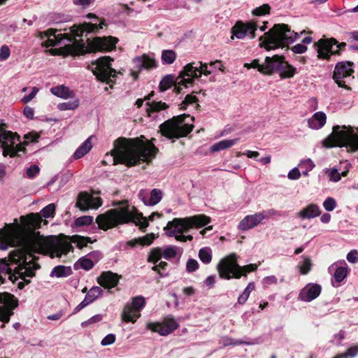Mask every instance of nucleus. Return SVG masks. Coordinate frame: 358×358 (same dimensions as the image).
<instances>
[{
    "mask_svg": "<svg viewBox=\"0 0 358 358\" xmlns=\"http://www.w3.org/2000/svg\"><path fill=\"white\" fill-rule=\"evenodd\" d=\"M55 212V205L50 203L44 207L40 213L21 216L20 223H17V220L15 219L13 223L6 224L0 229V250H6L8 247H18L34 255H49L51 258H54L61 257L62 255H66L71 251V243H76L79 248L92 243L90 238L78 235L71 236L70 241H68L55 236L45 237L36 231L37 228L41 227L42 217H52Z\"/></svg>",
    "mask_w": 358,
    "mask_h": 358,
    "instance_id": "obj_1",
    "label": "nucleus"
},
{
    "mask_svg": "<svg viewBox=\"0 0 358 358\" xmlns=\"http://www.w3.org/2000/svg\"><path fill=\"white\" fill-rule=\"evenodd\" d=\"M35 256L32 252L26 251L19 248L12 252L8 259H0V285L6 281V277L13 282L17 283V288L22 289L25 285L30 282L27 278H32L35 275V271L40 266L34 262Z\"/></svg>",
    "mask_w": 358,
    "mask_h": 358,
    "instance_id": "obj_2",
    "label": "nucleus"
},
{
    "mask_svg": "<svg viewBox=\"0 0 358 358\" xmlns=\"http://www.w3.org/2000/svg\"><path fill=\"white\" fill-rule=\"evenodd\" d=\"M158 149L150 141L120 138L114 142L111 157L114 164H124L129 166L142 162H150L155 157Z\"/></svg>",
    "mask_w": 358,
    "mask_h": 358,
    "instance_id": "obj_3",
    "label": "nucleus"
},
{
    "mask_svg": "<svg viewBox=\"0 0 358 358\" xmlns=\"http://www.w3.org/2000/svg\"><path fill=\"white\" fill-rule=\"evenodd\" d=\"M96 221L99 227L103 230L129 222L134 223L141 229H145L148 226L147 219L127 201H122L117 208L99 215Z\"/></svg>",
    "mask_w": 358,
    "mask_h": 358,
    "instance_id": "obj_4",
    "label": "nucleus"
},
{
    "mask_svg": "<svg viewBox=\"0 0 358 358\" xmlns=\"http://www.w3.org/2000/svg\"><path fill=\"white\" fill-rule=\"evenodd\" d=\"M210 217L204 215H198L185 218H174L169 221L164 227L166 234L169 237H175L176 241L186 242L192 241L193 237L191 235L185 236V231L193 227H201L210 222Z\"/></svg>",
    "mask_w": 358,
    "mask_h": 358,
    "instance_id": "obj_5",
    "label": "nucleus"
},
{
    "mask_svg": "<svg viewBox=\"0 0 358 358\" xmlns=\"http://www.w3.org/2000/svg\"><path fill=\"white\" fill-rule=\"evenodd\" d=\"M299 38V34L292 31L285 24H275L268 32L259 38V45L266 50L284 48Z\"/></svg>",
    "mask_w": 358,
    "mask_h": 358,
    "instance_id": "obj_6",
    "label": "nucleus"
},
{
    "mask_svg": "<svg viewBox=\"0 0 358 358\" xmlns=\"http://www.w3.org/2000/svg\"><path fill=\"white\" fill-rule=\"evenodd\" d=\"M325 148L346 147L352 151L358 150V135L351 127H334L333 132L322 141Z\"/></svg>",
    "mask_w": 358,
    "mask_h": 358,
    "instance_id": "obj_7",
    "label": "nucleus"
},
{
    "mask_svg": "<svg viewBox=\"0 0 358 358\" xmlns=\"http://www.w3.org/2000/svg\"><path fill=\"white\" fill-rule=\"evenodd\" d=\"M257 268V266L255 264L241 266L234 253L222 259L217 266L219 276L226 280L239 279L242 275L246 276L248 273L255 271Z\"/></svg>",
    "mask_w": 358,
    "mask_h": 358,
    "instance_id": "obj_8",
    "label": "nucleus"
},
{
    "mask_svg": "<svg viewBox=\"0 0 358 358\" xmlns=\"http://www.w3.org/2000/svg\"><path fill=\"white\" fill-rule=\"evenodd\" d=\"M187 117H189L192 122L194 120V117L183 114L165 121L159 127L162 135L169 139L186 136L194 128L192 124L185 121Z\"/></svg>",
    "mask_w": 358,
    "mask_h": 358,
    "instance_id": "obj_9",
    "label": "nucleus"
},
{
    "mask_svg": "<svg viewBox=\"0 0 358 358\" xmlns=\"http://www.w3.org/2000/svg\"><path fill=\"white\" fill-rule=\"evenodd\" d=\"M0 147L3 157H15L19 152H24L20 137L17 133L7 130L6 124L0 120Z\"/></svg>",
    "mask_w": 358,
    "mask_h": 358,
    "instance_id": "obj_10",
    "label": "nucleus"
},
{
    "mask_svg": "<svg viewBox=\"0 0 358 358\" xmlns=\"http://www.w3.org/2000/svg\"><path fill=\"white\" fill-rule=\"evenodd\" d=\"M0 147L3 157H15L19 152H24L20 137L17 133L7 130L6 124L0 120Z\"/></svg>",
    "mask_w": 358,
    "mask_h": 358,
    "instance_id": "obj_11",
    "label": "nucleus"
},
{
    "mask_svg": "<svg viewBox=\"0 0 358 358\" xmlns=\"http://www.w3.org/2000/svg\"><path fill=\"white\" fill-rule=\"evenodd\" d=\"M217 63H220V61L217 60L209 64L195 62L186 64L178 76V79H180L178 81V85L191 84L195 79L200 78L201 75L207 76L211 74V68Z\"/></svg>",
    "mask_w": 358,
    "mask_h": 358,
    "instance_id": "obj_12",
    "label": "nucleus"
},
{
    "mask_svg": "<svg viewBox=\"0 0 358 358\" xmlns=\"http://www.w3.org/2000/svg\"><path fill=\"white\" fill-rule=\"evenodd\" d=\"M113 59L109 57H104L98 59L95 62L92 63L91 69L94 75L102 81L109 84L110 87L116 78L117 72L111 67L110 62Z\"/></svg>",
    "mask_w": 358,
    "mask_h": 358,
    "instance_id": "obj_13",
    "label": "nucleus"
},
{
    "mask_svg": "<svg viewBox=\"0 0 358 358\" xmlns=\"http://www.w3.org/2000/svg\"><path fill=\"white\" fill-rule=\"evenodd\" d=\"M278 215V211L273 208L257 212L252 215H248L240 221L238 224V229L242 231H248L262 224L264 220H268L270 217Z\"/></svg>",
    "mask_w": 358,
    "mask_h": 358,
    "instance_id": "obj_14",
    "label": "nucleus"
},
{
    "mask_svg": "<svg viewBox=\"0 0 358 358\" xmlns=\"http://www.w3.org/2000/svg\"><path fill=\"white\" fill-rule=\"evenodd\" d=\"M354 64L350 62H338L334 71L333 79L340 87L348 89L347 83L348 80L353 78L352 73Z\"/></svg>",
    "mask_w": 358,
    "mask_h": 358,
    "instance_id": "obj_15",
    "label": "nucleus"
},
{
    "mask_svg": "<svg viewBox=\"0 0 358 358\" xmlns=\"http://www.w3.org/2000/svg\"><path fill=\"white\" fill-rule=\"evenodd\" d=\"M17 300L8 292L0 293V320L8 322L13 314V310L17 306Z\"/></svg>",
    "mask_w": 358,
    "mask_h": 358,
    "instance_id": "obj_16",
    "label": "nucleus"
},
{
    "mask_svg": "<svg viewBox=\"0 0 358 358\" xmlns=\"http://www.w3.org/2000/svg\"><path fill=\"white\" fill-rule=\"evenodd\" d=\"M87 17L88 18H94L96 22L94 23L85 22L78 26L74 25L69 28V33L74 37H80L83 36L84 33L89 34L96 32L98 30L103 29V27L106 26L104 21H101L98 23L99 20L92 13L88 14Z\"/></svg>",
    "mask_w": 358,
    "mask_h": 358,
    "instance_id": "obj_17",
    "label": "nucleus"
},
{
    "mask_svg": "<svg viewBox=\"0 0 358 358\" xmlns=\"http://www.w3.org/2000/svg\"><path fill=\"white\" fill-rule=\"evenodd\" d=\"M258 26L256 22L250 21L246 23L238 22L231 29V40L235 37L238 39H243L245 36H249L250 38L255 37V31Z\"/></svg>",
    "mask_w": 358,
    "mask_h": 358,
    "instance_id": "obj_18",
    "label": "nucleus"
},
{
    "mask_svg": "<svg viewBox=\"0 0 358 358\" xmlns=\"http://www.w3.org/2000/svg\"><path fill=\"white\" fill-rule=\"evenodd\" d=\"M336 40L320 39L315 44L317 46V57L320 59H328L331 55L339 52V46L335 45Z\"/></svg>",
    "mask_w": 358,
    "mask_h": 358,
    "instance_id": "obj_19",
    "label": "nucleus"
},
{
    "mask_svg": "<svg viewBox=\"0 0 358 358\" xmlns=\"http://www.w3.org/2000/svg\"><path fill=\"white\" fill-rule=\"evenodd\" d=\"M87 41L92 51H110L115 48L118 39L113 36H105L95 37L92 41L87 38Z\"/></svg>",
    "mask_w": 358,
    "mask_h": 358,
    "instance_id": "obj_20",
    "label": "nucleus"
},
{
    "mask_svg": "<svg viewBox=\"0 0 358 358\" xmlns=\"http://www.w3.org/2000/svg\"><path fill=\"white\" fill-rule=\"evenodd\" d=\"M101 205L102 202L99 196H94L87 192L80 193L76 202V206L83 211L96 209Z\"/></svg>",
    "mask_w": 358,
    "mask_h": 358,
    "instance_id": "obj_21",
    "label": "nucleus"
},
{
    "mask_svg": "<svg viewBox=\"0 0 358 358\" xmlns=\"http://www.w3.org/2000/svg\"><path fill=\"white\" fill-rule=\"evenodd\" d=\"M322 291L319 284L308 283L299 292L298 299L304 302H310L317 298Z\"/></svg>",
    "mask_w": 358,
    "mask_h": 358,
    "instance_id": "obj_22",
    "label": "nucleus"
},
{
    "mask_svg": "<svg viewBox=\"0 0 358 358\" xmlns=\"http://www.w3.org/2000/svg\"><path fill=\"white\" fill-rule=\"evenodd\" d=\"M329 273L333 274L335 282L332 281L334 287H338L339 283L342 282L348 275V268L345 261L342 262H336L331 264L328 268Z\"/></svg>",
    "mask_w": 358,
    "mask_h": 358,
    "instance_id": "obj_23",
    "label": "nucleus"
},
{
    "mask_svg": "<svg viewBox=\"0 0 358 358\" xmlns=\"http://www.w3.org/2000/svg\"><path fill=\"white\" fill-rule=\"evenodd\" d=\"M38 37L43 41L42 44L45 47H55L61 44L62 34L56 35V30L50 29L38 34Z\"/></svg>",
    "mask_w": 358,
    "mask_h": 358,
    "instance_id": "obj_24",
    "label": "nucleus"
},
{
    "mask_svg": "<svg viewBox=\"0 0 358 358\" xmlns=\"http://www.w3.org/2000/svg\"><path fill=\"white\" fill-rule=\"evenodd\" d=\"M162 192L159 189H153L149 194L147 190L141 189L138 193L139 199L145 206H155L159 203L162 199Z\"/></svg>",
    "mask_w": 358,
    "mask_h": 358,
    "instance_id": "obj_25",
    "label": "nucleus"
},
{
    "mask_svg": "<svg viewBox=\"0 0 358 358\" xmlns=\"http://www.w3.org/2000/svg\"><path fill=\"white\" fill-rule=\"evenodd\" d=\"M285 57L283 56L273 55L266 57L264 61V67L262 69V73L268 75L272 74L274 71H279L282 62Z\"/></svg>",
    "mask_w": 358,
    "mask_h": 358,
    "instance_id": "obj_26",
    "label": "nucleus"
},
{
    "mask_svg": "<svg viewBox=\"0 0 358 358\" xmlns=\"http://www.w3.org/2000/svg\"><path fill=\"white\" fill-rule=\"evenodd\" d=\"M120 276L111 271L103 272L97 278V282L104 288L111 289L117 285Z\"/></svg>",
    "mask_w": 358,
    "mask_h": 358,
    "instance_id": "obj_27",
    "label": "nucleus"
},
{
    "mask_svg": "<svg viewBox=\"0 0 358 358\" xmlns=\"http://www.w3.org/2000/svg\"><path fill=\"white\" fill-rule=\"evenodd\" d=\"M320 214L319 206L311 203L297 212L296 217L301 220H311L317 217Z\"/></svg>",
    "mask_w": 358,
    "mask_h": 358,
    "instance_id": "obj_28",
    "label": "nucleus"
},
{
    "mask_svg": "<svg viewBox=\"0 0 358 358\" xmlns=\"http://www.w3.org/2000/svg\"><path fill=\"white\" fill-rule=\"evenodd\" d=\"M308 126L311 129L317 130L322 128L327 122V115L324 112L315 113L311 117L308 119Z\"/></svg>",
    "mask_w": 358,
    "mask_h": 358,
    "instance_id": "obj_29",
    "label": "nucleus"
},
{
    "mask_svg": "<svg viewBox=\"0 0 358 358\" xmlns=\"http://www.w3.org/2000/svg\"><path fill=\"white\" fill-rule=\"evenodd\" d=\"M341 165L344 164V170L341 171V172L339 171L341 169V168H339V169L331 168V169H328L326 171V172L328 173V175L330 178V180L332 182H338L341 179V177L346 176L349 171V169L350 168V163H348V162H345L343 163H341Z\"/></svg>",
    "mask_w": 358,
    "mask_h": 358,
    "instance_id": "obj_30",
    "label": "nucleus"
},
{
    "mask_svg": "<svg viewBox=\"0 0 358 358\" xmlns=\"http://www.w3.org/2000/svg\"><path fill=\"white\" fill-rule=\"evenodd\" d=\"M240 138L224 139L214 143L210 148L212 152H220L229 149L239 141Z\"/></svg>",
    "mask_w": 358,
    "mask_h": 358,
    "instance_id": "obj_31",
    "label": "nucleus"
},
{
    "mask_svg": "<svg viewBox=\"0 0 358 358\" xmlns=\"http://www.w3.org/2000/svg\"><path fill=\"white\" fill-rule=\"evenodd\" d=\"M140 316L141 313L134 310V308L128 303L125 305L121 315L123 321L127 322H131L133 323H134Z\"/></svg>",
    "mask_w": 358,
    "mask_h": 358,
    "instance_id": "obj_32",
    "label": "nucleus"
},
{
    "mask_svg": "<svg viewBox=\"0 0 358 358\" xmlns=\"http://www.w3.org/2000/svg\"><path fill=\"white\" fill-rule=\"evenodd\" d=\"M134 63L139 69H150L155 66V61L146 55L134 58Z\"/></svg>",
    "mask_w": 358,
    "mask_h": 358,
    "instance_id": "obj_33",
    "label": "nucleus"
},
{
    "mask_svg": "<svg viewBox=\"0 0 358 358\" xmlns=\"http://www.w3.org/2000/svg\"><path fill=\"white\" fill-rule=\"evenodd\" d=\"M92 136L87 138L82 144L80 145L78 149L75 151L73 154V157L75 159H78L82 158L86 154H87L92 148Z\"/></svg>",
    "mask_w": 358,
    "mask_h": 358,
    "instance_id": "obj_34",
    "label": "nucleus"
},
{
    "mask_svg": "<svg viewBox=\"0 0 358 358\" xmlns=\"http://www.w3.org/2000/svg\"><path fill=\"white\" fill-rule=\"evenodd\" d=\"M296 72V69L283 59L282 65L278 71L280 76L282 78H289L294 77Z\"/></svg>",
    "mask_w": 358,
    "mask_h": 358,
    "instance_id": "obj_35",
    "label": "nucleus"
},
{
    "mask_svg": "<svg viewBox=\"0 0 358 358\" xmlns=\"http://www.w3.org/2000/svg\"><path fill=\"white\" fill-rule=\"evenodd\" d=\"M50 92L56 96L64 99L71 97L73 94V92L71 91L69 87L64 85L53 87L50 89Z\"/></svg>",
    "mask_w": 358,
    "mask_h": 358,
    "instance_id": "obj_36",
    "label": "nucleus"
},
{
    "mask_svg": "<svg viewBox=\"0 0 358 358\" xmlns=\"http://www.w3.org/2000/svg\"><path fill=\"white\" fill-rule=\"evenodd\" d=\"M197 102L198 99L196 96L187 94L183 101L180 103V109L185 110L189 106H191L194 109H197L199 107V104Z\"/></svg>",
    "mask_w": 358,
    "mask_h": 358,
    "instance_id": "obj_37",
    "label": "nucleus"
},
{
    "mask_svg": "<svg viewBox=\"0 0 358 358\" xmlns=\"http://www.w3.org/2000/svg\"><path fill=\"white\" fill-rule=\"evenodd\" d=\"M166 327V326L164 322L162 323L150 322L147 324L148 329L154 332H157L161 336H167L170 334L169 331Z\"/></svg>",
    "mask_w": 358,
    "mask_h": 358,
    "instance_id": "obj_38",
    "label": "nucleus"
},
{
    "mask_svg": "<svg viewBox=\"0 0 358 358\" xmlns=\"http://www.w3.org/2000/svg\"><path fill=\"white\" fill-rule=\"evenodd\" d=\"M71 273V269L70 267H66L64 266H57L52 270L50 276L62 278L69 276Z\"/></svg>",
    "mask_w": 358,
    "mask_h": 358,
    "instance_id": "obj_39",
    "label": "nucleus"
},
{
    "mask_svg": "<svg viewBox=\"0 0 358 358\" xmlns=\"http://www.w3.org/2000/svg\"><path fill=\"white\" fill-rule=\"evenodd\" d=\"M199 258L205 264H208L212 261V250L209 247H204L199 251Z\"/></svg>",
    "mask_w": 358,
    "mask_h": 358,
    "instance_id": "obj_40",
    "label": "nucleus"
},
{
    "mask_svg": "<svg viewBox=\"0 0 358 358\" xmlns=\"http://www.w3.org/2000/svg\"><path fill=\"white\" fill-rule=\"evenodd\" d=\"M254 289L255 283L253 282H249L243 290V293L238 297V303L241 305L245 303L250 296L251 292L254 290Z\"/></svg>",
    "mask_w": 358,
    "mask_h": 358,
    "instance_id": "obj_41",
    "label": "nucleus"
},
{
    "mask_svg": "<svg viewBox=\"0 0 358 358\" xmlns=\"http://www.w3.org/2000/svg\"><path fill=\"white\" fill-rule=\"evenodd\" d=\"M149 107L147 109L149 116H151L150 113L159 112L162 110H166L169 108V106L162 101H153L148 103Z\"/></svg>",
    "mask_w": 358,
    "mask_h": 358,
    "instance_id": "obj_42",
    "label": "nucleus"
},
{
    "mask_svg": "<svg viewBox=\"0 0 358 358\" xmlns=\"http://www.w3.org/2000/svg\"><path fill=\"white\" fill-rule=\"evenodd\" d=\"M129 306H132L134 310L140 313V311L145 306V299L142 296H135L131 299V303H127Z\"/></svg>",
    "mask_w": 358,
    "mask_h": 358,
    "instance_id": "obj_43",
    "label": "nucleus"
},
{
    "mask_svg": "<svg viewBox=\"0 0 358 358\" xmlns=\"http://www.w3.org/2000/svg\"><path fill=\"white\" fill-rule=\"evenodd\" d=\"M174 77L172 75H167L164 76L159 83V90L164 92L169 89L174 83Z\"/></svg>",
    "mask_w": 358,
    "mask_h": 358,
    "instance_id": "obj_44",
    "label": "nucleus"
},
{
    "mask_svg": "<svg viewBox=\"0 0 358 358\" xmlns=\"http://www.w3.org/2000/svg\"><path fill=\"white\" fill-rule=\"evenodd\" d=\"M176 59V54L173 50H165L162 51V59L164 63L167 64H173Z\"/></svg>",
    "mask_w": 358,
    "mask_h": 358,
    "instance_id": "obj_45",
    "label": "nucleus"
},
{
    "mask_svg": "<svg viewBox=\"0 0 358 358\" xmlns=\"http://www.w3.org/2000/svg\"><path fill=\"white\" fill-rule=\"evenodd\" d=\"M302 169V175L307 176L308 173L315 167V164L310 159L302 160L299 164Z\"/></svg>",
    "mask_w": 358,
    "mask_h": 358,
    "instance_id": "obj_46",
    "label": "nucleus"
},
{
    "mask_svg": "<svg viewBox=\"0 0 358 358\" xmlns=\"http://www.w3.org/2000/svg\"><path fill=\"white\" fill-rule=\"evenodd\" d=\"M103 294V289L98 286L92 287L86 294V296L91 300L92 302H94L96 299H98Z\"/></svg>",
    "mask_w": 358,
    "mask_h": 358,
    "instance_id": "obj_47",
    "label": "nucleus"
},
{
    "mask_svg": "<svg viewBox=\"0 0 358 358\" xmlns=\"http://www.w3.org/2000/svg\"><path fill=\"white\" fill-rule=\"evenodd\" d=\"M162 257H163L162 250L160 248H155L151 250L148 260L150 262L156 264L162 258Z\"/></svg>",
    "mask_w": 358,
    "mask_h": 358,
    "instance_id": "obj_48",
    "label": "nucleus"
},
{
    "mask_svg": "<svg viewBox=\"0 0 358 358\" xmlns=\"http://www.w3.org/2000/svg\"><path fill=\"white\" fill-rule=\"evenodd\" d=\"M77 267H80L85 270H90L94 266V262L89 258H80L75 265Z\"/></svg>",
    "mask_w": 358,
    "mask_h": 358,
    "instance_id": "obj_49",
    "label": "nucleus"
},
{
    "mask_svg": "<svg viewBox=\"0 0 358 358\" xmlns=\"http://www.w3.org/2000/svg\"><path fill=\"white\" fill-rule=\"evenodd\" d=\"M303 261L299 266V271L302 275H306L311 269L312 262L309 257H303Z\"/></svg>",
    "mask_w": 358,
    "mask_h": 358,
    "instance_id": "obj_50",
    "label": "nucleus"
},
{
    "mask_svg": "<svg viewBox=\"0 0 358 358\" xmlns=\"http://www.w3.org/2000/svg\"><path fill=\"white\" fill-rule=\"evenodd\" d=\"M79 101L78 99L70 101L68 102L61 103L58 105V108L60 110H74L78 108Z\"/></svg>",
    "mask_w": 358,
    "mask_h": 358,
    "instance_id": "obj_51",
    "label": "nucleus"
},
{
    "mask_svg": "<svg viewBox=\"0 0 358 358\" xmlns=\"http://www.w3.org/2000/svg\"><path fill=\"white\" fill-rule=\"evenodd\" d=\"M178 248L176 246H168L162 250L163 257L166 259L174 258L177 255Z\"/></svg>",
    "mask_w": 358,
    "mask_h": 358,
    "instance_id": "obj_52",
    "label": "nucleus"
},
{
    "mask_svg": "<svg viewBox=\"0 0 358 358\" xmlns=\"http://www.w3.org/2000/svg\"><path fill=\"white\" fill-rule=\"evenodd\" d=\"M271 10V7L268 3L263 4L252 10V14L256 16H262L266 14H268Z\"/></svg>",
    "mask_w": 358,
    "mask_h": 358,
    "instance_id": "obj_53",
    "label": "nucleus"
},
{
    "mask_svg": "<svg viewBox=\"0 0 358 358\" xmlns=\"http://www.w3.org/2000/svg\"><path fill=\"white\" fill-rule=\"evenodd\" d=\"M93 221V217L89 215H84L76 219L74 224L76 227L90 225Z\"/></svg>",
    "mask_w": 358,
    "mask_h": 358,
    "instance_id": "obj_54",
    "label": "nucleus"
},
{
    "mask_svg": "<svg viewBox=\"0 0 358 358\" xmlns=\"http://www.w3.org/2000/svg\"><path fill=\"white\" fill-rule=\"evenodd\" d=\"M166 327L169 331V334L172 333L174 330L178 328V324L176 320L173 317H166L164 320Z\"/></svg>",
    "mask_w": 358,
    "mask_h": 358,
    "instance_id": "obj_55",
    "label": "nucleus"
},
{
    "mask_svg": "<svg viewBox=\"0 0 358 358\" xmlns=\"http://www.w3.org/2000/svg\"><path fill=\"white\" fill-rule=\"evenodd\" d=\"M324 208L329 212L333 211L336 207V201L332 197H327L323 202Z\"/></svg>",
    "mask_w": 358,
    "mask_h": 358,
    "instance_id": "obj_56",
    "label": "nucleus"
},
{
    "mask_svg": "<svg viewBox=\"0 0 358 358\" xmlns=\"http://www.w3.org/2000/svg\"><path fill=\"white\" fill-rule=\"evenodd\" d=\"M155 238L156 236L154 234H146L139 238V244L142 245H150Z\"/></svg>",
    "mask_w": 358,
    "mask_h": 358,
    "instance_id": "obj_57",
    "label": "nucleus"
},
{
    "mask_svg": "<svg viewBox=\"0 0 358 358\" xmlns=\"http://www.w3.org/2000/svg\"><path fill=\"white\" fill-rule=\"evenodd\" d=\"M358 353V348L356 346H352L349 348L345 353L341 354L340 355H338L335 357L334 358H343L344 357H354L357 356Z\"/></svg>",
    "mask_w": 358,
    "mask_h": 358,
    "instance_id": "obj_58",
    "label": "nucleus"
},
{
    "mask_svg": "<svg viewBox=\"0 0 358 358\" xmlns=\"http://www.w3.org/2000/svg\"><path fill=\"white\" fill-rule=\"evenodd\" d=\"M199 268V263L194 259H189L186 263V269L188 272L192 273Z\"/></svg>",
    "mask_w": 358,
    "mask_h": 358,
    "instance_id": "obj_59",
    "label": "nucleus"
},
{
    "mask_svg": "<svg viewBox=\"0 0 358 358\" xmlns=\"http://www.w3.org/2000/svg\"><path fill=\"white\" fill-rule=\"evenodd\" d=\"M39 89L37 87H32L31 92L28 95H25L24 97H22L21 101L24 103L30 102L32 101V99H34Z\"/></svg>",
    "mask_w": 358,
    "mask_h": 358,
    "instance_id": "obj_60",
    "label": "nucleus"
},
{
    "mask_svg": "<svg viewBox=\"0 0 358 358\" xmlns=\"http://www.w3.org/2000/svg\"><path fill=\"white\" fill-rule=\"evenodd\" d=\"M103 319V316L101 314L95 315L90 317L89 320L84 321L81 323V326L85 327L88 325L100 322Z\"/></svg>",
    "mask_w": 358,
    "mask_h": 358,
    "instance_id": "obj_61",
    "label": "nucleus"
},
{
    "mask_svg": "<svg viewBox=\"0 0 358 358\" xmlns=\"http://www.w3.org/2000/svg\"><path fill=\"white\" fill-rule=\"evenodd\" d=\"M39 171H40V169H39L38 166L36 165V164H33L27 169L26 173H27V176L29 178H33L37 174H38Z\"/></svg>",
    "mask_w": 358,
    "mask_h": 358,
    "instance_id": "obj_62",
    "label": "nucleus"
},
{
    "mask_svg": "<svg viewBox=\"0 0 358 358\" xmlns=\"http://www.w3.org/2000/svg\"><path fill=\"white\" fill-rule=\"evenodd\" d=\"M116 336L113 334L106 335L101 341L102 346H108L113 344L115 342Z\"/></svg>",
    "mask_w": 358,
    "mask_h": 358,
    "instance_id": "obj_63",
    "label": "nucleus"
},
{
    "mask_svg": "<svg viewBox=\"0 0 358 358\" xmlns=\"http://www.w3.org/2000/svg\"><path fill=\"white\" fill-rule=\"evenodd\" d=\"M10 55V50L8 45H3L0 48V62L6 60Z\"/></svg>",
    "mask_w": 358,
    "mask_h": 358,
    "instance_id": "obj_64",
    "label": "nucleus"
}]
</instances>
